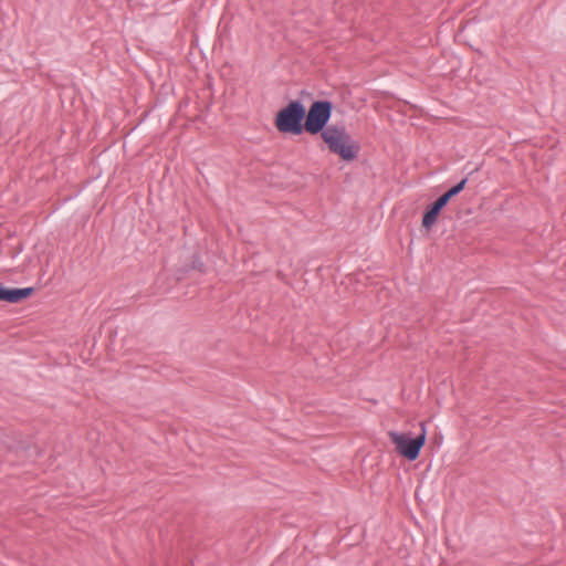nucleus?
<instances>
[{
    "label": "nucleus",
    "mask_w": 566,
    "mask_h": 566,
    "mask_svg": "<svg viewBox=\"0 0 566 566\" xmlns=\"http://www.w3.org/2000/svg\"><path fill=\"white\" fill-rule=\"evenodd\" d=\"M420 426L421 432L416 438H411L407 433H400L397 431H390L388 433L396 451L409 461L418 459L420 450L426 443V427L424 423H420Z\"/></svg>",
    "instance_id": "20e7f679"
},
{
    "label": "nucleus",
    "mask_w": 566,
    "mask_h": 566,
    "mask_svg": "<svg viewBox=\"0 0 566 566\" xmlns=\"http://www.w3.org/2000/svg\"><path fill=\"white\" fill-rule=\"evenodd\" d=\"M333 107V103L327 99L313 102L308 112L305 111L304 130L311 135H322V132L329 126Z\"/></svg>",
    "instance_id": "7ed1b4c3"
},
{
    "label": "nucleus",
    "mask_w": 566,
    "mask_h": 566,
    "mask_svg": "<svg viewBox=\"0 0 566 566\" xmlns=\"http://www.w3.org/2000/svg\"><path fill=\"white\" fill-rule=\"evenodd\" d=\"M34 289L33 287H6L0 284V301H4L7 303H19L24 298H28L32 295Z\"/></svg>",
    "instance_id": "39448f33"
},
{
    "label": "nucleus",
    "mask_w": 566,
    "mask_h": 566,
    "mask_svg": "<svg viewBox=\"0 0 566 566\" xmlns=\"http://www.w3.org/2000/svg\"><path fill=\"white\" fill-rule=\"evenodd\" d=\"M305 106L292 101L275 117V127L280 133L301 135L304 130Z\"/></svg>",
    "instance_id": "f03ea898"
},
{
    "label": "nucleus",
    "mask_w": 566,
    "mask_h": 566,
    "mask_svg": "<svg viewBox=\"0 0 566 566\" xmlns=\"http://www.w3.org/2000/svg\"><path fill=\"white\" fill-rule=\"evenodd\" d=\"M448 201L441 196L432 202L422 217V227L430 229L437 221L439 213L447 206Z\"/></svg>",
    "instance_id": "423d86ee"
},
{
    "label": "nucleus",
    "mask_w": 566,
    "mask_h": 566,
    "mask_svg": "<svg viewBox=\"0 0 566 566\" xmlns=\"http://www.w3.org/2000/svg\"><path fill=\"white\" fill-rule=\"evenodd\" d=\"M467 182H468V177L460 180L457 185H454L448 191H446L441 197L444 198V200L449 202V200L451 198L459 195L464 189Z\"/></svg>",
    "instance_id": "0eeeda50"
},
{
    "label": "nucleus",
    "mask_w": 566,
    "mask_h": 566,
    "mask_svg": "<svg viewBox=\"0 0 566 566\" xmlns=\"http://www.w3.org/2000/svg\"><path fill=\"white\" fill-rule=\"evenodd\" d=\"M323 142L332 154L339 156L344 161L356 159L360 146L353 139L344 125H329L322 132Z\"/></svg>",
    "instance_id": "f257e3e1"
}]
</instances>
